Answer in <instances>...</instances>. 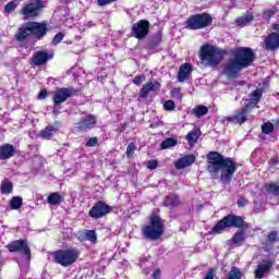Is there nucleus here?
Returning <instances> with one entry per match:
<instances>
[{"label":"nucleus","mask_w":279,"mask_h":279,"mask_svg":"<svg viewBox=\"0 0 279 279\" xmlns=\"http://www.w3.org/2000/svg\"><path fill=\"white\" fill-rule=\"evenodd\" d=\"M236 161L225 157L218 151L211 150L207 154V171L211 180H220L221 184H230L236 173Z\"/></svg>","instance_id":"obj_1"},{"label":"nucleus","mask_w":279,"mask_h":279,"mask_svg":"<svg viewBox=\"0 0 279 279\" xmlns=\"http://www.w3.org/2000/svg\"><path fill=\"white\" fill-rule=\"evenodd\" d=\"M232 58H229L222 65L221 75L227 80L241 77V71L250 69L256 61V52L251 47H238L231 50Z\"/></svg>","instance_id":"obj_2"},{"label":"nucleus","mask_w":279,"mask_h":279,"mask_svg":"<svg viewBox=\"0 0 279 279\" xmlns=\"http://www.w3.org/2000/svg\"><path fill=\"white\" fill-rule=\"evenodd\" d=\"M228 56V50L210 44L201 46L198 58L204 66L217 69L223 59Z\"/></svg>","instance_id":"obj_3"},{"label":"nucleus","mask_w":279,"mask_h":279,"mask_svg":"<svg viewBox=\"0 0 279 279\" xmlns=\"http://www.w3.org/2000/svg\"><path fill=\"white\" fill-rule=\"evenodd\" d=\"M47 32H49V27L46 22L28 21L20 26L15 34V40L23 43V40H26V38H29L32 35L35 36L37 40H43V38L47 36Z\"/></svg>","instance_id":"obj_4"},{"label":"nucleus","mask_w":279,"mask_h":279,"mask_svg":"<svg viewBox=\"0 0 279 279\" xmlns=\"http://www.w3.org/2000/svg\"><path fill=\"white\" fill-rule=\"evenodd\" d=\"M227 228H238L239 230H247V225L243 217L229 214L222 217L208 232V234H223Z\"/></svg>","instance_id":"obj_5"},{"label":"nucleus","mask_w":279,"mask_h":279,"mask_svg":"<svg viewBox=\"0 0 279 279\" xmlns=\"http://www.w3.org/2000/svg\"><path fill=\"white\" fill-rule=\"evenodd\" d=\"M165 234V221L160 216L153 214L148 225L142 227V235L149 241H158Z\"/></svg>","instance_id":"obj_6"},{"label":"nucleus","mask_w":279,"mask_h":279,"mask_svg":"<svg viewBox=\"0 0 279 279\" xmlns=\"http://www.w3.org/2000/svg\"><path fill=\"white\" fill-rule=\"evenodd\" d=\"M82 253L76 247H70V248H59L51 253L53 263H57V265H61V267H71V265H75L77 260L80 259V255Z\"/></svg>","instance_id":"obj_7"},{"label":"nucleus","mask_w":279,"mask_h":279,"mask_svg":"<svg viewBox=\"0 0 279 279\" xmlns=\"http://www.w3.org/2000/svg\"><path fill=\"white\" fill-rule=\"evenodd\" d=\"M77 95H80V89H75L73 87H62L53 92L52 93V101H53L52 114L54 117H58V114H60L62 104H64V101L70 99V97H75Z\"/></svg>","instance_id":"obj_8"},{"label":"nucleus","mask_w":279,"mask_h":279,"mask_svg":"<svg viewBox=\"0 0 279 279\" xmlns=\"http://www.w3.org/2000/svg\"><path fill=\"white\" fill-rule=\"evenodd\" d=\"M210 25H213V15L206 12L193 14L185 21L186 29L192 31L206 29Z\"/></svg>","instance_id":"obj_9"},{"label":"nucleus","mask_w":279,"mask_h":279,"mask_svg":"<svg viewBox=\"0 0 279 279\" xmlns=\"http://www.w3.org/2000/svg\"><path fill=\"white\" fill-rule=\"evenodd\" d=\"M46 7L47 0H34V3L28 2L24 4L20 10V14L24 16V19H36V16H40V12Z\"/></svg>","instance_id":"obj_10"},{"label":"nucleus","mask_w":279,"mask_h":279,"mask_svg":"<svg viewBox=\"0 0 279 279\" xmlns=\"http://www.w3.org/2000/svg\"><path fill=\"white\" fill-rule=\"evenodd\" d=\"M7 250L11 254L20 252V254H22V256H25L26 258H28V260H29V258H32V248H29L27 239H20V240L10 242L7 245Z\"/></svg>","instance_id":"obj_11"},{"label":"nucleus","mask_w":279,"mask_h":279,"mask_svg":"<svg viewBox=\"0 0 279 279\" xmlns=\"http://www.w3.org/2000/svg\"><path fill=\"white\" fill-rule=\"evenodd\" d=\"M110 213H112V206L108 205L104 201H98L89 209L88 217L97 221V219H104V217L110 215Z\"/></svg>","instance_id":"obj_12"},{"label":"nucleus","mask_w":279,"mask_h":279,"mask_svg":"<svg viewBox=\"0 0 279 279\" xmlns=\"http://www.w3.org/2000/svg\"><path fill=\"white\" fill-rule=\"evenodd\" d=\"M151 24L147 20H140L132 25L131 35L137 40H144L149 36V27Z\"/></svg>","instance_id":"obj_13"},{"label":"nucleus","mask_w":279,"mask_h":279,"mask_svg":"<svg viewBox=\"0 0 279 279\" xmlns=\"http://www.w3.org/2000/svg\"><path fill=\"white\" fill-rule=\"evenodd\" d=\"M252 110L250 104L244 105L240 110L235 111L233 116L225 117L228 123H234V125H243L247 123V113Z\"/></svg>","instance_id":"obj_14"},{"label":"nucleus","mask_w":279,"mask_h":279,"mask_svg":"<svg viewBox=\"0 0 279 279\" xmlns=\"http://www.w3.org/2000/svg\"><path fill=\"white\" fill-rule=\"evenodd\" d=\"M97 125V116L89 113L85 117H82L76 125L75 130L76 132L84 133V132H90V130H95Z\"/></svg>","instance_id":"obj_15"},{"label":"nucleus","mask_w":279,"mask_h":279,"mask_svg":"<svg viewBox=\"0 0 279 279\" xmlns=\"http://www.w3.org/2000/svg\"><path fill=\"white\" fill-rule=\"evenodd\" d=\"M51 58H53V56L49 54L46 50H38L32 56L31 64H34V66H43L47 64Z\"/></svg>","instance_id":"obj_16"},{"label":"nucleus","mask_w":279,"mask_h":279,"mask_svg":"<svg viewBox=\"0 0 279 279\" xmlns=\"http://www.w3.org/2000/svg\"><path fill=\"white\" fill-rule=\"evenodd\" d=\"M265 51H278L279 49V33H270L263 43Z\"/></svg>","instance_id":"obj_17"},{"label":"nucleus","mask_w":279,"mask_h":279,"mask_svg":"<svg viewBox=\"0 0 279 279\" xmlns=\"http://www.w3.org/2000/svg\"><path fill=\"white\" fill-rule=\"evenodd\" d=\"M274 259H263L260 264L257 265L255 269V278L263 279L265 278V274H269L271 268L274 267Z\"/></svg>","instance_id":"obj_18"},{"label":"nucleus","mask_w":279,"mask_h":279,"mask_svg":"<svg viewBox=\"0 0 279 279\" xmlns=\"http://www.w3.org/2000/svg\"><path fill=\"white\" fill-rule=\"evenodd\" d=\"M160 88L161 85L158 81H150L146 83L140 90V99H147V97H149V93H156V90H160Z\"/></svg>","instance_id":"obj_19"},{"label":"nucleus","mask_w":279,"mask_h":279,"mask_svg":"<svg viewBox=\"0 0 279 279\" xmlns=\"http://www.w3.org/2000/svg\"><path fill=\"white\" fill-rule=\"evenodd\" d=\"M60 131V122H54V125H47L39 132L40 138L44 141H51L56 134Z\"/></svg>","instance_id":"obj_20"},{"label":"nucleus","mask_w":279,"mask_h":279,"mask_svg":"<svg viewBox=\"0 0 279 279\" xmlns=\"http://www.w3.org/2000/svg\"><path fill=\"white\" fill-rule=\"evenodd\" d=\"M196 160L195 155L190 154V155H185L181 158H179L175 163L174 167L175 169L180 170V169H186V167H191V165H194Z\"/></svg>","instance_id":"obj_21"},{"label":"nucleus","mask_w":279,"mask_h":279,"mask_svg":"<svg viewBox=\"0 0 279 279\" xmlns=\"http://www.w3.org/2000/svg\"><path fill=\"white\" fill-rule=\"evenodd\" d=\"M16 154V147L12 144H3L0 146V160H10Z\"/></svg>","instance_id":"obj_22"},{"label":"nucleus","mask_w":279,"mask_h":279,"mask_svg":"<svg viewBox=\"0 0 279 279\" xmlns=\"http://www.w3.org/2000/svg\"><path fill=\"white\" fill-rule=\"evenodd\" d=\"M192 71H193V68L191 66V63H183L179 68L178 82H184L189 77V75H191Z\"/></svg>","instance_id":"obj_23"},{"label":"nucleus","mask_w":279,"mask_h":279,"mask_svg":"<svg viewBox=\"0 0 279 279\" xmlns=\"http://www.w3.org/2000/svg\"><path fill=\"white\" fill-rule=\"evenodd\" d=\"M180 196H178V194H168L163 199V206H166V208H175L180 206Z\"/></svg>","instance_id":"obj_24"},{"label":"nucleus","mask_w":279,"mask_h":279,"mask_svg":"<svg viewBox=\"0 0 279 279\" xmlns=\"http://www.w3.org/2000/svg\"><path fill=\"white\" fill-rule=\"evenodd\" d=\"M162 43V32L155 33L147 41V49H156Z\"/></svg>","instance_id":"obj_25"},{"label":"nucleus","mask_w":279,"mask_h":279,"mask_svg":"<svg viewBox=\"0 0 279 279\" xmlns=\"http://www.w3.org/2000/svg\"><path fill=\"white\" fill-rule=\"evenodd\" d=\"M12 191H14V183H12V181H10L8 178L2 180L0 184V193L2 195H10Z\"/></svg>","instance_id":"obj_26"},{"label":"nucleus","mask_w":279,"mask_h":279,"mask_svg":"<svg viewBox=\"0 0 279 279\" xmlns=\"http://www.w3.org/2000/svg\"><path fill=\"white\" fill-rule=\"evenodd\" d=\"M199 130L197 129H194L191 132H189L185 136L187 145H190V147H195V144L197 143V141H199Z\"/></svg>","instance_id":"obj_27"},{"label":"nucleus","mask_w":279,"mask_h":279,"mask_svg":"<svg viewBox=\"0 0 279 279\" xmlns=\"http://www.w3.org/2000/svg\"><path fill=\"white\" fill-rule=\"evenodd\" d=\"M47 202L50 204V206H60V204L64 202V198L62 195H60V193L53 192L48 195Z\"/></svg>","instance_id":"obj_28"},{"label":"nucleus","mask_w":279,"mask_h":279,"mask_svg":"<svg viewBox=\"0 0 279 279\" xmlns=\"http://www.w3.org/2000/svg\"><path fill=\"white\" fill-rule=\"evenodd\" d=\"M254 21V14L247 13L243 16H240L235 20L236 25H240L241 27H246V25H250V23Z\"/></svg>","instance_id":"obj_29"},{"label":"nucleus","mask_w":279,"mask_h":279,"mask_svg":"<svg viewBox=\"0 0 279 279\" xmlns=\"http://www.w3.org/2000/svg\"><path fill=\"white\" fill-rule=\"evenodd\" d=\"M192 114L197 119H202L205 114H208V107L204 105H197L195 108L192 109Z\"/></svg>","instance_id":"obj_30"},{"label":"nucleus","mask_w":279,"mask_h":279,"mask_svg":"<svg viewBox=\"0 0 279 279\" xmlns=\"http://www.w3.org/2000/svg\"><path fill=\"white\" fill-rule=\"evenodd\" d=\"M245 239L244 231H236L231 239V243H233V245H241L242 243H245Z\"/></svg>","instance_id":"obj_31"},{"label":"nucleus","mask_w":279,"mask_h":279,"mask_svg":"<svg viewBox=\"0 0 279 279\" xmlns=\"http://www.w3.org/2000/svg\"><path fill=\"white\" fill-rule=\"evenodd\" d=\"M23 206V197L21 196H13L10 201V208L11 210H19Z\"/></svg>","instance_id":"obj_32"},{"label":"nucleus","mask_w":279,"mask_h":279,"mask_svg":"<svg viewBox=\"0 0 279 279\" xmlns=\"http://www.w3.org/2000/svg\"><path fill=\"white\" fill-rule=\"evenodd\" d=\"M178 145V140L175 137H167L160 144V149H169L170 147H175Z\"/></svg>","instance_id":"obj_33"},{"label":"nucleus","mask_w":279,"mask_h":279,"mask_svg":"<svg viewBox=\"0 0 279 279\" xmlns=\"http://www.w3.org/2000/svg\"><path fill=\"white\" fill-rule=\"evenodd\" d=\"M264 189H265L266 193H272V195L279 196V185H278V183H274V182L265 183Z\"/></svg>","instance_id":"obj_34"},{"label":"nucleus","mask_w":279,"mask_h":279,"mask_svg":"<svg viewBox=\"0 0 279 279\" xmlns=\"http://www.w3.org/2000/svg\"><path fill=\"white\" fill-rule=\"evenodd\" d=\"M241 278H243V272H241V269H239L235 266L231 267V270L227 275V279H241Z\"/></svg>","instance_id":"obj_35"},{"label":"nucleus","mask_w":279,"mask_h":279,"mask_svg":"<svg viewBox=\"0 0 279 279\" xmlns=\"http://www.w3.org/2000/svg\"><path fill=\"white\" fill-rule=\"evenodd\" d=\"M260 99H263V89H255L254 92H252L251 101L254 106H256V104H258Z\"/></svg>","instance_id":"obj_36"},{"label":"nucleus","mask_w":279,"mask_h":279,"mask_svg":"<svg viewBox=\"0 0 279 279\" xmlns=\"http://www.w3.org/2000/svg\"><path fill=\"white\" fill-rule=\"evenodd\" d=\"M85 238L87 241H90V243H97V232L95 230H87L85 232Z\"/></svg>","instance_id":"obj_37"},{"label":"nucleus","mask_w":279,"mask_h":279,"mask_svg":"<svg viewBox=\"0 0 279 279\" xmlns=\"http://www.w3.org/2000/svg\"><path fill=\"white\" fill-rule=\"evenodd\" d=\"M134 151H136V144L134 142H131L126 147V158H132V156H134Z\"/></svg>","instance_id":"obj_38"},{"label":"nucleus","mask_w":279,"mask_h":279,"mask_svg":"<svg viewBox=\"0 0 279 279\" xmlns=\"http://www.w3.org/2000/svg\"><path fill=\"white\" fill-rule=\"evenodd\" d=\"M262 132L263 134H271V132H274V123L265 122L262 124Z\"/></svg>","instance_id":"obj_39"},{"label":"nucleus","mask_w":279,"mask_h":279,"mask_svg":"<svg viewBox=\"0 0 279 279\" xmlns=\"http://www.w3.org/2000/svg\"><path fill=\"white\" fill-rule=\"evenodd\" d=\"M16 8H19V4H16L15 1H10L9 3L5 4L4 12H7V14H10V13L14 12V10H16Z\"/></svg>","instance_id":"obj_40"},{"label":"nucleus","mask_w":279,"mask_h":279,"mask_svg":"<svg viewBox=\"0 0 279 279\" xmlns=\"http://www.w3.org/2000/svg\"><path fill=\"white\" fill-rule=\"evenodd\" d=\"M97 145H99V137L97 136L89 137L85 143L86 147H97Z\"/></svg>","instance_id":"obj_41"},{"label":"nucleus","mask_w":279,"mask_h":279,"mask_svg":"<svg viewBox=\"0 0 279 279\" xmlns=\"http://www.w3.org/2000/svg\"><path fill=\"white\" fill-rule=\"evenodd\" d=\"M267 239H268V243H278L279 241L278 231L269 232L267 235Z\"/></svg>","instance_id":"obj_42"},{"label":"nucleus","mask_w":279,"mask_h":279,"mask_svg":"<svg viewBox=\"0 0 279 279\" xmlns=\"http://www.w3.org/2000/svg\"><path fill=\"white\" fill-rule=\"evenodd\" d=\"M145 80H146L145 74H140L132 80V84H134L135 86H141V84H143Z\"/></svg>","instance_id":"obj_43"},{"label":"nucleus","mask_w":279,"mask_h":279,"mask_svg":"<svg viewBox=\"0 0 279 279\" xmlns=\"http://www.w3.org/2000/svg\"><path fill=\"white\" fill-rule=\"evenodd\" d=\"M163 110H167L169 112L175 110V101L173 100H167L165 104H163Z\"/></svg>","instance_id":"obj_44"},{"label":"nucleus","mask_w":279,"mask_h":279,"mask_svg":"<svg viewBox=\"0 0 279 279\" xmlns=\"http://www.w3.org/2000/svg\"><path fill=\"white\" fill-rule=\"evenodd\" d=\"M64 40V33L60 32L58 34L54 35V37L52 38V45H60V43Z\"/></svg>","instance_id":"obj_45"},{"label":"nucleus","mask_w":279,"mask_h":279,"mask_svg":"<svg viewBox=\"0 0 279 279\" xmlns=\"http://www.w3.org/2000/svg\"><path fill=\"white\" fill-rule=\"evenodd\" d=\"M146 168L149 169V171H154L155 169H158V160L156 159L148 160L146 162Z\"/></svg>","instance_id":"obj_46"},{"label":"nucleus","mask_w":279,"mask_h":279,"mask_svg":"<svg viewBox=\"0 0 279 279\" xmlns=\"http://www.w3.org/2000/svg\"><path fill=\"white\" fill-rule=\"evenodd\" d=\"M274 14H276V9H267L264 11L263 19L269 20Z\"/></svg>","instance_id":"obj_47"},{"label":"nucleus","mask_w":279,"mask_h":279,"mask_svg":"<svg viewBox=\"0 0 279 279\" xmlns=\"http://www.w3.org/2000/svg\"><path fill=\"white\" fill-rule=\"evenodd\" d=\"M239 208L247 206V199L245 197H240L236 202Z\"/></svg>","instance_id":"obj_48"},{"label":"nucleus","mask_w":279,"mask_h":279,"mask_svg":"<svg viewBox=\"0 0 279 279\" xmlns=\"http://www.w3.org/2000/svg\"><path fill=\"white\" fill-rule=\"evenodd\" d=\"M215 268H209L204 279H215Z\"/></svg>","instance_id":"obj_49"},{"label":"nucleus","mask_w":279,"mask_h":279,"mask_svg":"<svg viewBox=\"0 0 279 279\" xmlns=\"http://www.w3.org/2000/svg\"><path fill=\"white\" fill-rule=\"evenodd\" d=\"M47 95H48L47 89H41L37 96V99L39 100L47 99Z\"/></svg>","instance_id":"obj_50"},{"label":"nucleus","mask_w":279,"mask_h":279,"mask_svg":"<svg viewBox=\"0 0 279 279\" xmlns=\"http://www.w3.org/2000/svg\"><path fill=\"white\" fill-rule=\"evenodd\" d=\"M160 276H162V270L160 268L155 269V271L151 275L153 279H160Z\"/></svg>","instance_id":"obj_51"},{"label":"nucleus","mask_w":279,"mask_h":279,"mask_svg":"<svg viewBox=\"0 0 279 279\" xmlns=\"http://www.w3.org/2000/svg\"><path fill=\"white\" fill-rule=\"evenodd\" d=\"M112 3V0H97V4L104 8V5H110Z\"/></svg>","instance_id":"obj_52"},{"label":"nucleus","mask_w":279,"mask_h":279,"mask_svg":"<svg viewBox=\"0 0 279 279\" xmlns=\"http://www.w3.org/2000/svg\"><path fill=\"white\" fill-rule=\"evenodd\" d=\"M272 29H275V32H279V24H272Z\"/></svg>","instance_id":"obj_53"},{"label":"nucleus","mask_w":279,"mask_h":279,"mask_svg":"<svg viewBox=\"0 0 279 279\" xmlns=\"http://www.w3.org/2000/svg\"><path fill=\"white\" fill-rule=\"evenodd\" d=\"M271 161L274 162V165H278V158H272Z\"/></svg>","instance_id":"obj_54"},{"label":"nucleus","mask_w":279,"mask_h":279,"mask_svg":"<svg viewBox=\"0 0 279 279\" xmlns=\"http://www.w3.org/2000/svg\"><path fill=\"white\" fill-rule=\"evenodd\" d=\"M0 272H1V259H0Z\"/></svg>","instance_id":"obj_55"}]
</instances>
